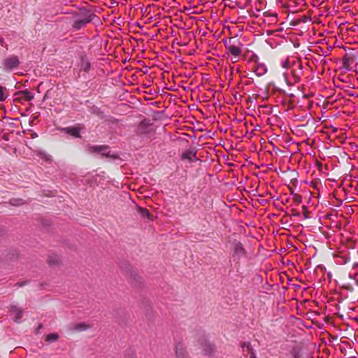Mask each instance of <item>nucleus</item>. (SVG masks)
Segmentation results:
<instances>
[{
    "label": "nucleus",
    "instance_id": "nucleus-1",
    "mask_svg": "<svg viewBox=\"0 0 358 358\" xmlns=\"http://www.w3.org/2000/svg\"><path fill=\"white\" fill-rule=\"evenodd\" d=\"M230 252L231 262L235 264H239L240 259L245 255V250L243 244L238 241L231 243Z\"/></svg>",
    "mask_w": 358,
    "mask_h": 358
},
{
    "label": "nucleus",
    "instance_id": "nucleus-2",
    "mask_svg": "<svg viewBox=\"0 0 358 358\" xmlns=\"http://www.w3.org/2000/svg\"><path fill=\"white\" fill-rule=\"evenodd\" d=\"M92 20V15L87 10H81L74 16L73 27L80 29Z\"/></svg>",
    "mask_w": 358,
    "mask_h": 358
},
{
    "label": "nucleus",
    "instance_id": "nucleus-3",
    "mask_svg": "<svg viewBox=\"0 0 358 358\" xmlns=\"http://www.w3.org/2000/svg\"><path fill=\"white\" fill-rule=\"evenodd\" d=\"M87 150L89 153H97L108 157H115V155L110 154L108 145H89Z\"/></svg>",
    "mask_w": 358,
    "mask_h": 358
},
{
    "label": "nucleus",
    "instance_id": "nucleus-4",
    "mask_svg": "<svg viewBox=\"0 0 358 358\" xmlns=\"http://www.w3.org/2000/svg\"><path fill=\"white\" fill-rule=\"evenodd\" d=\"M20 64L17 56L12 55L3 61V69L6 71H10L17 68Z\"/></svg>",
    "mask_w": 358,
    "mask_h": 358
},
{
    "label": "nucleus",
    "instance_id": "nucleus-5",
    "mask_svg": "<svg viewBox=\"0 0 358 358\" xmlns=\"http://www.w3.org/2000/svg\"><path fill=\"white\" fill-rule=\"evenodd\" d=\"M241 356L240 358H257L256 352L249 342H244L241 345Z\"/></svg>",
    "mask_w": 358,
    "mask_h": 358
},
{
    "label": "nucleus",
    "instance_id": "nucleus-6",
    "mask_svg": "<svg viewBox=\"0 0 358 358\" xmlns=\"http://www.w3.org/2000/svg\"><path fill=\"white\" fill-rule=\"evenodd\" d=\"M175 353L176 358H189L185 344L181 342H177L175 345Z\"/></svg>",
    "mask_w": 358,
    "mask_h": 358
},
{
    "label": "nucleus",
    "instance_id": "nucleus-7",
    "mask_svg": "<svg viewBox=\"0 0 358 358\" xmlns=\"http://www.w3.org/2000/svg\"><path fill=\"white\" fill-rule=\"evenodd\" d=\"M336 261L339 264H346L350 262V254L348 250L339 252L336 255Z\"/></svg>",
    "mask_w": 358,
    "mask_h": 358
},
{
    "label": "nucleus",
    "instance_id": "nucleus-8",
    "mask_svg": "<svg viewBox=\"0 0 358 358\" xmlns=\"http://www.w3.org/2000/svg\"><path fill=\"white\" fill-rule=\"evenodd\" d=\"M62 131H64L65 133L72 136L74 138H80V129L78 127H64L62 129Z\"/></svg>",
    "mask_w": 358,
    "mask_h": 358
},
{
    "label": "nucleus",
    "instance_id": "nucleus-9",
    "mask_svg": "<svg viewBox=\"0 0 358 358\" xmlns=\"http://www.w3.org/2000/svg\"><path fill=\"white\" fill-rule=\"evenodd\" d=\"M202 350L204 355H212L215 352V348L213 345L209 342L206 341L202 346Z\"/></svg>",
    "mask_w": 358,
    "mask_h": 358
},
{
    "label": "nucleus",
    "instance_id": "nucleus-10",
    "mask_svg": "<svg viewBox=\"0 0 358 358\" xmlns=\"http://www.w3.org/2000/svg\"><path fill=\"white\" fill-rule=\"evenodd\" d=\"M10 313H11V315H13V318L15 320V322H20V320L22 318V313L20 308L15 306H13L10 308Z\"/></svg>",
    "mask_w": 358,
    "mask_h": 358
},
{
    "label": "nucleus",
    "instance_id": "nucleus-11",
    "mask_svg": "<svg viewBox=\"0 0 358 358\" xmlns=\"http://www.w3.org/2000/svg\"><path fill=\"white\" fill-rule=\"evenodd\" d=\"M298 70L292 69V83H299L301 79V76L302 75V66L301 64L298 65Z\"/></svg>",
    "mask_w": 358,
    "mask_h": 358
},
{
    "label": "nucleus",
    "instance_id": "nucleus-12",
    "mask_svg": "<svg viewBox=\"0 0 358 358\" xmlns=\"http://www.w3.org/2000/svg\"><path fill=\"white\" fill-rule=\"evenodd\" d=\"M227 52L230 53L232 56L240 57L242 50L240 47L234 45L227 47Z\"/></svg>",
    "mask_w": 358,
    "mask_h": 358
},
{
    "label": "nucleus",
    "instance_id": "nucleus-13",
    "mask_svg": "<svg viewBox=\"0 0 358 358\" xmlns=\"http://www.w3.org/2000/svg\"><path fill=\"white\" fill-rule=\"evenodd\" d=\"M255 73L258 76H262L267 72V68L263 63H258L254 69Z\"/></svg>",
    "mask_w": 358,
    "mask_h": 358
},
{
    "label": "nucleus",
    "instance_id": "nucleus-14",
    "mask_svg": "<svg viewBox=\"0 0 358 358\" xmlns=\"http://www.w3.org/2000/svg\"><path fill=\"white\" fill-rule=\"evenodd\" d=\"M182 158L192 162L194 159H196V153L192 150L185 151L182 153Z\"/></svg>",
    "mask_w": 358,
    "mask_h": 358
},
{
    "label": "nucleus",
    "instance_id": "nucleus-15",
    "mask_svg": "<svg viewBox=\"0 0 358 358\" xmlns=\"http://www.w3.org/2000/svg\"><path fill=\"white\" fill-rule=\"evenodd\" d=\"M19 94L21 95L20 97L25 101H31L34 99V94L27 90L20 91Z\"/></svg>",
    "mask_w": 358,
    "mask_h": 358
},
{
    "label": "nucleus",
    "instance_id": "nucleus-16",
    "mask_svg": "<svg viewBox=\"0 0 358 358\" xmlns=\"http://www.w3.org/2000/svg\"><path fill=\"white\" fill-rule=\"evenodd\" d=\"M89 327L90 326L86 324L85 323L81 322V323L76 324L73 326V329L75 331H83L89 328Z\"/></svg>",
    "mask_w": 358,
    "mask_h": 358
},
{
    "label": "nucleus",
    "instance_id": "nucleus-17",
    "mask_svg": "<svg viewBox=\"0 0 358 358\" xmlns=\"http://www.w3.org/2000/svg\"><path fill=\"white\" fill-rule=\"evenodd\" d=\"M291 358H303L301 350L297 348H294L290 352Z\"/></svg>",
    "mask_w": 358,
    "mask_h": 358
},
{
    "label": "nucleus",
    "instance_id": "nucleus-18",
    "mask_svg": "<svg viewBox=\"0 0 358 358\" xmlns=\"http://www.w3.org/2000/svg\"><path fill=\"white\" fill-rule=\"evenodd\" d=\"M138 211L143 217H145L148 219H150L151 215L146 208H139Z\"/></svg>",
    "mask_w": 358,
    "mask_h": 358
},
{
    "label": "nucleus",
    "instance_id": "nucleus-19",
    "mask_svg": "<svg viewBox=\"0 0 358 358\" xmlns=\"http://www.w3.org/2000/svg\"><path fill=\"white\" fill-rule=\"evenodd\" d=\"M90 69V63L87 61L82 60L81 69L87 72Z\"/></svg>",
    "mask_w": 358,
    "mask_h": 358
},
{
    "label": "nucleus",
    "instance_id": "nucleus-20",
    "mask_svg": "<svg viewBox=\"0 0 358 358\" xmlns=\"http://www.w3.org/2000/svg\"><path fill=\"white\" fill-rule=\"evenodd\" d=\"M7 97L6 94V88L0 86V101H4Z\"/></svg>",
    "mask_w": 358,
    "mask_h": 358
},
{
    "label": "nucleus",
    "instance_id": "nucleus-21",
    "mask_svg": "<svg viewBox=\"0 0 358 358\" xmlns=\"http://www.w3.org/2000/svg\"><path fill=\"white\" fill-rule=\"evenodd\" d=\"M58 338V335L57 334H50L46 336V341H55Z\"/></svg>",
    "mask_w": 358,
    "mask_h": 358
},
{
    "label": "nucleus",
    "instance_id": "nucleus-22",
    "mask_svg": "<svg viewBox=\"0 0 358 358\" xmlns=\"http://www.w3.org/2000/svg\"><path fill=\"white\" fill-rule=\"evenodd\" d=\"M10 203L13 206H20L21 204H22V199H13L11 201Z\"/></svg>",
    "mask_w": 358,
    "mask_h": 358
},
{
    "label": "nucleus",
    "instance_id": "nucleus-23",
    "mask_svg": "<svg viewBox=\"0 0 358 358\" xmlns=\"http://www.w3.org/2000/svg\"><path fill=\"white\" fill-rule=\"evenodd\" d=\"M289 62L288 59H286L285 61L281 62V66L283 69H287L289 67Z\"/></svg>",
    "mask_w": 358,
    "mask_h": 358
},
{
    "label": "nucleus",
    "instance_id": "nucleus-24",
    "mask_svg": "<svg viewBox=\"0 0 358 358\" xmlns=\"http://www.w3.org/2000/svg\"><path fill=\"white\" fill-rule=\"evenodd\" d=\"M294 199L297 203H301V196L300 195H299V194H295L294 196Z\"/></svg>",
    "mask_w": 358,
    "mask_h": 358
},
{
    "label": "nucleus",
    "instance_id": "nucleus-25",
    "mask_svg": "<svg viewBox=\"0 0 358 358\" xmlns=\"http://www.w3.org/2000/svg\"><path fill=\"white\" fill-rule=\"evenodd\" d=\"M271 21L272 22H276L277 20V14L276 13H273L271 15Z\"/></svg>",
    "mask_w": 358,
    "mask_h": 358
},
{
    "label": "nucleus",
    "instance_id": "nucleus-26",
    "mask_svg": "<svg viewBox=\"0 0 358 358\" xmlns=\"http://www.w3.org/2000/svg\"><path fill=\"white\" fill-rule=\"evenodd\" d=\"M239 57L232 56L231 60L233 63H236L238 61Z\"/></svg>",
    "mask_w": 358,
    "mask_h": 358
},
{
    "label": "nucleus",
    "instance_id": "nucleus-27",
    "mask_svg": "<svg viewBox=\"0 0 358 358\" xmlns=\"http://www.w3.org/2000/svg\"><path fill=\"white\" fill-rule=\"evenodd\" d=\"M38 155H39L40 156H41V157H43V156H44V157H45V159H48V157L46 156V155H45V152H40L38 153Z\"/></svg>",
    "mask_w": 358,
    "mask_h": 358
},
{
    "label": "nucleus",
    "instance_id": "nucleus-28",
    "mask_svg": "<svg viewBox=\"0 0 358 358\" xmlns=\"http://www.w3.org/2000/svg\"><path fill=\"white\" fill-rule=\"evenodd\" d=\"M283 76H284V77H285V79L287 80V83H289V80H288V78H287V73H283Z\"/></svg>",
    "mask_w": 358,
    "mask_h": 358
},
{
    "label": "nucleus",
    "instance_id": "nucleus-29",
    "mask_svg": "<svg viewBox=\"0 0 358 358\" xmlns=\"http://www.w3.org/2000/svg\"><path fill=\"white\" fill-rule=\"evenodd\" d=\"M253 57L256 59H258V57L257 55H254Z\"/></svg>",
    "mask_w": 358,
    "mask_h": 358
}]
</instances>
